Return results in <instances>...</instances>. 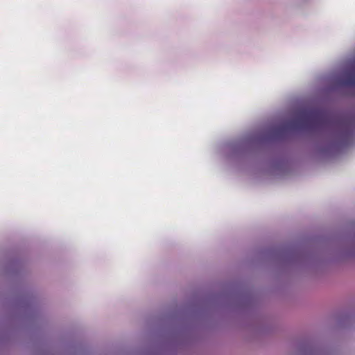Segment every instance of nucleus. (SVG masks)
<instances>
[{
  "mask_svg": "<svg viewBox=\"0 0 355 355\" xmlns=\"http://www.w3.org/2000/svg\"><path fill=\"white\" fill-rule=\"evenodd\" d=\"M309 120H310V119H309V118H305V121H309Z\"/></svg>",
  "mask_w": 355,
  "mask_h": 355,
  "instance_id": "2",
  "label": "nucleus"
},
{
  "mask_svg": "<svg viewBox=\"0 0 355 355\" xmlns=\"http://www.w3.org/2000/svg\"><path fill=\"white\" fill-rule=\"evenodd\" d=\"M342 83L345 86H355V73H349L342 80Z\"/></svg>",
  "mask_w": 355,
  "mask_h": 355,
  "instance_id": "1",
  "label": "nucleus"
}]
</instances>
